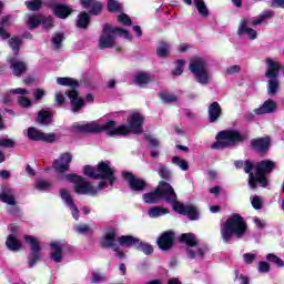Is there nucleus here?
Instances as JSON below:
<instances>
[{"mask_svg": "<svg viewBox=\"0 0 284 284\" xmlns=\"http://www.w3.org/2000/svg\"><path fill=\"white\" fill-rule=\"evenodd\" d=\"M134 81L136 85H140V88H145L148 83H151L152 77L145 72H140L134 75Z\"/></svg>", "mask_w": 284, "mask_h": 284, "instance_id": "nucleus-31", "label": "nucleus"}, {"mask_svg": "<svg viewBox=\"0 0 284 284\" xmlns=\"http://www.w3.org/2000/svg\"><path fill=\"white\" fill-rule=\"evenodd\" d=\"M90 23V16L87 12H82L78 16L77 26L82 30H85Z\"/></svg>", "mask_w": 284, "mask_h": 284, "instance_id": "nucleus-37", "label": "nucleus"}, {"mask_svg": "<svg viewBox=\"0 0 284 284\" xmlns=\"http://www.w3.org/2000/svg\"><path fill=\"white\" fill-rule=\"evenodd\" d=\"M55 103L58 105H63V103H65V95L61 92L55 93Z\"/></svg>", "mask_w": 284, "mask_h": 284, "instance_id": "nucleus-62", "label": "nucleus"}, {"mask_svg": "<svg viewBox=\"0 0 284 284\" xmlns=\"http://www.w3.org/2000/svg\"><path fill=\"white\" fill-rule=\"evenodd\" d=\"M271 8H284V0H272Z\"/></svg>", "mask_w": 284, "mask_h": 284, "instance_id": "nucleus-64", "label": "nucleus"}, {"mask_svg": "<svg viewBox=\"0 0 284 284\" xmlns=\"http://www.w3.org/2000/svg\"><path fill=\"white\" fill-rule=\"evenodd\" d=\"M245 141V135L236 130H226L217 133L216 142L211 145L212 150H223L225 148H232L236 143Z\"/></svg>", "mask_w": 284, "mask_h": 284, "instance_id": "nucleus-8", "label": "nucleus"}, {"mask_svg": "<svg viewBox=\"0 0 284 284\" xmlns=\"http://www.w3.org/2000/svg\"><path fill=\"white\" fill-rule=\"evenodd\" d=\"M160 99H161L164 103H172V101H176V97L172 95V93H169V92H162V93H160Z\"/></svg>", "mask_w": 284, "mask_h": 284, "instance_id": "nucleus-53", "label": "nucleus"}, {"mask_svg": "<svg viewBox=\"0 0 284 284\" xmlns=\"http://www.w3.org/2000/svg\"><path fill=\"white\" fill-rule=\"evenodd\" d=\"M52 121V114L48 111H40L38 114V123H41L42 125H48Z\"/></svg>", "mask_w": 284, "mask_h": 284, "instance_id": "nucleus-41", "label": "nucleus"}, {"mask_svg": "<svg viewBox=\"0 0 284 284\" xmlns=\"http://www.w3.org/2000/svg\"><path fill=\"white\" fill-rule=\"evenodd\" d=\"M146 141L150 143L151 148H159V140L152 135H146Z\"/></svg>", "mask_w": 284, "mask_h": 284, "instance_id": "nucleus-63", "label": "nucleus"}, {"mask_svg": "<svg viewBox=\"0 0 284 284\" xmlns=\"http://www.w3.org/2000/svg\"><path fill=\"white\" fill-rule=\"evenodd\" d=\"M116 243H118L119 247H134V246L139 245L140 240L132 235H122L116 239Z\"/></svg>", "mask_w": 284, "mask_h": 284, "instance_id": "nucleus-26", "label": "nucleus"}, {"mask_svg": "<svg viewBox=\"0 0 284 284\" xmlns=\"http://www.w3.org/2000/svg\"><path fill=\"white\" fill-rule=\"evenodd\" d=\"M8 61L10 63V68L12 69L14 77H21L26 74V71L28 70V64H26V62L16 58H10Z\"/></svg>", "mask_w": 284, "mask_h": 284, "instance_id": "nucleus-23", "label": "nucleus"}, {"mask_svg": "<svg viewBox=\"0 0 284 284\" xmlns=\"http://www.w3.org/2000/svg\"><path fill=\"white\" fill-rule=\"evenodd\" d=\"M168 52H170V44L161 43L158 48V57H168Z\"/></svg>", "mask_w": 284, "mask_h": 284, "instance_id": "nucleus-50", "label": "nucleus"}, {"mask_svg": "<svg viewBox=\"0 0 284 284\" xmlns=\"http://www.w3.org/2000/svg\"><path fill=\"white\" fill-rule=\"evenodd\" d=\"M61 43H63V33H54L52 37V49L59 50Z\"/></svg>", "mask_w": 284, "mask_h": 284, "instance_id": "nucleus-43", "label": "nucleus"}, {"mask_svg": "<svg viewBox=\"0 0 284 284\" xmlns=\"http://www.w3.org/2000/svg\"><path fill=\"white\" fill-rule=\"evenodd\" d=\"M222 110L221 104L219 102H213L211 105H209V121L210 123H216L219 119L221 118Z\"/></svg>", "mask_w": 284, "mask_h": 284, "instance_id": "nucleus-28", "label": "nucleus"}, {"mask_svg": "<svg viewBox=\"0 0 284 284\" xmlns=\"http://www.w3.org/2000/svg\"><path fill=\"white\" fill-rule=\"evenodd\" d=\"M253 223H255L258 230H265V225H267V222L261 220V217H253Z\"/></svg>", "mask_w": 284, "mask_h": 284, "instance_id": "nucleus-59", "label": "nucleus"}, {"mask_svg": "<svg viewBox=\"0 0 284 284\" xmlns=\"http://www.w3.org/2000/svg\"><path fill=\"white\" fill-rule=\"evenodd\" d=\"M158 173H159V176H161V179H164L166 181H169L170 176H172L170 169L163 164H159Z\"/></svg>", "mask_w": 284, "mask_h": 284, "instance_id": "nucleus-44", "label": "nucleus"}, {"mask_svg": "<svg viewBox=\"0 0 284 284\" xmlns=\"http://www.w3.org/2000/svg\"><path fill=\"white\" fill-rule=\"evenodd\" d=\"M68 98L71 101V110L72 112H79L81 108H83L84 103L81 97H79V92L75 89L69 90L65 92Z\"/></svg>", "mask_w": 284, "mask_h": 284, "instance_id": "nucleus-21", "label": "nucleus"}, {"mask_svg": "<svg viewBox=\"0 0 284 284\" xmlns=\"http://www.w3.org/2000/svg\"><path fill=\"white\" fill-rule=\"evenodd\" d=\"M189 70L200 85H210V83H212V73H210L207 60L204 58H192L189 63Z\"/></svg>", "mask_w": 284, "mask_h": 284, "instance_id": "nucleus-4", "label": "nucleus"}, {"mask_svg": "<svg viewBox=\"0 0 284 284\" xmlns=\"http://www.w3.org/2000/svg\"><path fill=\"white\" fill-rule=\"evenodd\" d=\"M123 178L124 181H126L129 187H131V190L134 192H141V190H145V181L134 176V174L124 172Z\"/></svg>", "mask_w": 284, "mask_h": 284, "instance_id": "nucleus-18", "label": "nucleus"}, {"mask_svg": "<svg viewBox=\"0 0 284 284\" xmlns=\"http://www.w3.org/2000/svg\"><path fill=\"white\" fill-rule=\"evenodd\" d=\"M239 72H241V65L239 64L231 65L225 70V74L229 75L239 74Z\"/></svg>", "mask_w": 284, "mask_h": 284, "instance_id": "nucleus-56", "label": "nucleus"}, {"mask_svg": "<svg viewBox=\"0 0 284 284\" xmlns=\"http://www.w3.org/2000/svg\"><path fill=\"white\" fill-rule=\"evenodd\" d=\"M163 199L166 203H171L174 212L189 216L191 221H199V210L194 205H184L176 201V192L170 183L161 181L154 192L143 195L144 203H159Z\"/></svg>", "mask_w": 284, "mask_h": 284, "instance_id": "nucleus-2", "label": "nucleus"}, {"mask_svg": "<svg viewBox=\"0 0 284 284\" xmlns=\"http://www.w3.org/2000/svg\"><path fill=\"white\" fill-rule=\"evenodd\" d=\"M115 123L114 121H109L104 125H99L98 122H89L84 124L74 123L72 125V130L74 132H103V130L108 131V134L112 132V129L114 128Z\"/></svg>", "mask_w": 284, "mask_h": 284, "instance_id": "nucleus-11", "label": "nucleus"}, {"mask_svg": "<svg viewBox=\"0 0 284 284\" xmlns=\"http://www.w3.org/2000/svg\"><path fill=\"white\" fill-rule=\"evenodd\" d=\"M276 110H278V103L272 99H267L263 104L254 109V114H257V116L263 114H274Z\"/></svg>", "mask_w": 284, "mask_h": 284, "instance_id": "nucleus-19", "label": "nucleus"}, {"mask_svg": "<svg viewBox=\"0 0 284 284\" xmlns=\"http://www.w3.org/2000/svg\"><path fill=\"white\" fill-rule=\"evenodd\" d=\"M272 17H274L273 11H264L258 18L252 20L251 26H261V23L265 21V19H272Z\"/></svg>", "mask_w": 284, "mask_h": 284, "instance_id": "nucleus-40", "label": "nucleus"}, {"mask_svg": "<svg viewBox=\"0 0 284 284\" xmlns=\"http://www.w3.org/2000/svg\"><path fill=\"white\" fill-rule=\"evenodd\" d=\"M138 247L144 254H152V252H154V248L152 247V245L148 243L139 242Z\"/></svg>", "mask_w": 284, "mask_h": 284, "instance_id": "nucleus-51", "label": "nucleus"}, {"mask_svg": "<svg viewBox=\"0 0 284 284\" xmlns=\"http://www.w3.org/2000/svg\"><path fill=\"white\" fill-rule=\"evenodd\" d=\"M158 245L160 250H170L172 245H174V233L171 231L164 232L159 239H158Z\"/></svg>", "mask_w": 284, "mask_h": 284, "instance_id": "nucleus-22", "label": "nucleus"}, {"mask_svg": "<svg viewBox=\"0 0 284 284\" xmlns=\"http://www.w3.org/2000/svg\"><path fill=\"white\" fill-rule=\"evenodd\" d=\"M42 21H43V16H39V14L28 16V26L31 29L39 28Z\"/></svg>", "mask_w": 284, "mask_h": 284, "instance_id": "nucleus-35", "label": "nucleus"}, {"mask_svg": "<svg viewBox=\"0 0 284 284\" xmlns=\"http://www.w3.org/2000/svg\"><path fill=\"white\" fill-rule=\"evenodd\" d=\"M8 26H12V17L10 16L2 18L0 22V37L2 39H10V34L6 32V30L3 29V28H8Z\"/></svg>", "mask_w": 284, "mask_h": 284, "instance_id": "nucleus-32", "label": "nucleus"}, {"mask_svg": "<svg viewBox=\"0 0 284 284\" xmlns=\"http://www.w3.org/2000/svg\"><path fill=\"white\" fill-rule=\"evenodd\" d=\"M80 3L89 10L90 14H100L103 10V4L97 0H81Z\"/></svg>", "mask_w": 284, "mask_h": 284, "instance_id": "nucleus-25", "label": "nucleus"}, {"mask_svg": "<svg viewBox=\"0 0 284 284\" xmlns=\"http://www.w3.org/2000/svg\"><path fill=\"white\" fill-rule=\"evenodd\" d=\"M193 3L199 12V14L203 19H207L210 17V9H207V4L205 3V0H193Z\"/></svg>", "mask_w": 284, "mask_h": 284, "instance_id": "nucleus-30", "label": "nucleus"}, {"mask_svg": "<svg viewBox=\"0 0 284 284\" xmlns=\"http://www.w3.org/2000/svg\"><path fill=\"white\" fill-rule=\"evenodd\" d=\"M169 213L170 211L168 209L161 206H153L149 210L150 219H159V216H165Z\"/></svg>", "mask_w": 284, "mask_h": 284, "instance_id": "nucleus-34", "label": "nucleus"}, {"mask_svg": "<svg viewBox=\"0 0 284 284\" xmlns=\"http://www.w3.org/2000/svg\"><path fill=\"white\" fill-rule=\"evenodd\" d=\"M9 47L11 48L12 52L17 54V52H19V48H21V39L11 38L9 40Z\"/></svg>", "mask_w": 284, "mask_h": 284, "instance_id": "nucleus-48", "label": "nucleus"}, {"mask_svg": "<svg viewBox=\"0 0 284 284\" xmlns=\"http://www.w3.org/2000/svg\"><path fill=\"white\" fill-rule=\"evenodd\" d=\"M18 103L21 108H30V105H32V102L30 101V99L26 97H19Z\"/></svg>", "mask_w": 284, "mask_h": 284, "instance_id": "nucleus-57", "label": "nucleus"}, {"mask_svg": "<svg viewBox=\"0 0 284 284\" xmlns=\"http://www.w3.org/2000/svg\"><path fill=\"white\" fill-rule=\"evenodd\" d=\"M34 189L40 192H48V190L52 189V183L45 180H37L34 183Z\"/></svg>", "mask_w": 284, "mask_h": 284, "instance_id": "nucleus-38", "label": "nucleus"}, {"mask_svg": "<svg viewBox=\"0 0 284 284\" xmlns=\"http://www.w3.org/2000/svg\"><path fill=\"white\" fill-rule=\"evenodd\" d=\"M247 232V223L240 215H233L221 226V236L224 243H230L233 236L243 239Z\"/></svg>", "mask_w": 284, "mask_h": 284, "instance_id": "nucleus-3", "label": "nucleus"}, {"mask_svg": "<svg viewBox=\"0 0 284 284\" xmlns=\"http://www.w3.org/2000/svg\"><path fill=\"white\" fill-rule=\"evenodd\" d=\"M237 34L239 37H246V39H250L251 41H254V39L258 37L256 30L250 28V20H247V18H243L241 20L237 29Z\"/></svg>", "mask_w": 284, "mask_h": 284, "instance_id": "nucleus-16", "label": "nucleus"}, {"mask_svg": "<svg viewBox=\"0 0 284 284\" xmlns=\"http://www.w3.org/2000/svg\"><path fill=\"white\" fill-rule=\"evenodd\" d=\"M116 37H123V39L132 41V34H130V31L112 27L110 24H104L102 34L99 40L100 49L105 50V48H114V44L116 43Z\"/></svg>", "mask_w": 284, "mask_h": 284, "instance_id": "nucleus-5", "label": "nucleus"}, {"mask_svg": "<svg viewBox=\"0 0 284 284\" xmlns=\"http://www.w3.org/2000/svg\"><path fill=\"white\" fill-rule=\"evenodd\" d=\"M58 85H64L70 88H79V81L72 78H57Z\"/></svg>", "mask_w": 284, "mask_h": 284, "instance_id": "nucleus-36", "label": "nucleus"}, {"mask_svg": "<svg viewBox=\"0 0 284 284\" xmlns=\"http://www.w3.org/2000/svg\"><path fill=\"white\" fill-rule=\"evenodd\" d=\"M70 163H72V154L63 153L59 159L54 160L53 168L55 172L63 174L70 170Z\"/></svg>", "mask_w": 284, "mask_h": 284, "instance_id": "nucleus-17", "label": "nucleus"}, {"mask_svg": "<svg viewBox=\"0 0 284 284\" xmlns=\"http://www.w3.org/2000/svg\"><path fill=\"white\" fill-rule=\"evenodd\" d=\"M85 176L90 179H101L102 181L98 184L97 187L92 186L90 182L85 181L84 178H81L77 174H68L64 176L70 183H75L74 192L75 194H82L88 196H95L97 193L101 190H105L109 185H114L116 178L114 176V169H111L110 162H100L97 166L87 165L83 169Z\"/></svg>", "mask_w": 284, "mask_h": 284, "instance_id": "nucleus-1", "label": "nucleus"}, {"mask_svg": "<svg viewBox=\"0 0 284 284\" xmlns=\"http://www.w3.org/2000/svg\"><path fill=\"white\" fill-rule=\"evenodd\" d=\"M266 261H268V263H274V265L277 267H284V262L281 260V257L274 255L273 253L266 255Z\"/></svg>", "mask_w": 284, "mask_h": 284, "instance_id": "nucleus-45", "label": "nucleus"}, {"mask_svg": "<svg viewBox=\"0 0 284 284\" xmlns=\"http://www.w3.org/2000/svg\"><path fill=\"white\" fill-rule=\"evenodd\" d=\"M252 206L254 210H262L263 209V199L258 195L253 196L251 200Z\"/></svg>", "mask_w": 284, "mask_h": 284, "instance_id": "nucleus-52", "label": "nucleus"}, {"mask_svg": "<svg viewBox=\"0 0 284 284\" xmlns=\"http://www.w3.org/2000/svg\"><path fill=\"white\" fill-rule=\"evenodd\" d=\"M24 4L27 6L28 10L36 12L37 10H41L43 2L41 0H29L26 1Z\"/></svg>", "mask_w": 284, "mask_h": 284, "instance_id": "nucleus-42", "label": "nucleus"}, {"mask_svg": "<svg viewBox=\"0 0 284 284\" xmlns=\"http://www.w3.org/2000/svg\"><path fill=\"white\" fill-rule=\"evenodd\" d=\"M74 230L78 234H91L93 232L92 227L88 224L75 225Z\"/></svg>", "mask_w": 284, "mask_h": 284, "instance_id": "nucleus-46", "label": "nucleus"}, {"mask_svg": "<svg viewBox=\"0 0 284 284\" xmlns=\"http://www.w3.org/2000/svg\"><path fill=\"white\" fill-rule=\"evenodd\" d=\"M50 8L53 10L54 14L59 17V19H68V17L72 14V9L65 4L52 2Z\"/></svg>", "mask_w": 284, "mask_h": 284, "instance_id": "nucleus-24", "label": "nucleus"}, {"mask_svg": "<svg viewBox=\"0 0 284 284\" xmlns=\"http://www.w3.org/2000/svg\"><path fill=\"white\" fill-rule=\"evenodd\" d=\"M50 258L53 263H61L63 261V247H65V241H53L49 244Z\"/></svg>", "mask_w": 284, "mask_h": 284, "instance_id": "nucleus-15", "label": "nucleus"}, {"mask_svg": "<svg viewBox=\"0 0 284 284\" xmlns=\"http://www.w3.org/2000/svg\"><path fill=\"white\" fill-rule=\"evenodd\" d=\"M24 241L31 247V254L29 256V267H32L33 265H37L38 261H41V250H43V246L41 245V242L39 240L31 235H26Z\"/></svg>", "mask_w": 284, "mask_h": 284, "instance_id": "nucleus-12", "label": "nucleus"}, {"mask_svg": "<svg viewBox=\"0 0 284 284\" xmlns=\"http://www.w3.org/2000/svg\"><path fill=\"white\" fill-rule=\"evenodd\" d=\"M181 243L186 245V254L189 258H203L207 252V246L199 244V240L192 233H184L180 236Z\"/></svg>", "mask_w": 284, "mask_h": 284, "instance_id": "nucleus-10", "label": "nucleus"}, {"mask_svg": "<svg viewBox=\"0 0 284 284\" xmlns=\"http://www.w3.org/2000/svg\"><path fill=\"white\" fill-rule=\"evenodd\" d=\"M0 148H14V141L12 139H1Z\"/></svg>", "mask_w": 284, "mask_h": 284, "instance_id": "nucleus-58", "label": "nucleus"}, {"mask_svg": "<svg viewBox=\"0 0 284 284\" xmlns=\"http://www.w3.org/2000/svg\"><path fill=\"white\" fill-rule=\"evenodd\" d=\"M257 270L261 274H267V272H270V263L265 261L260 262Z\"/></svg>", "mask_w": 284, "mask_h": 284, "instance_id": "nucleus-55", "label": "nucleus"}, {"mask_svg": "<svg viewBox=\"0 0 284 284\" xmlns=\"http://www.w3.org/2000/svg\"><path fill=\"white\" fill-rule=\"evenodd\" d=\"M27 136L31 141H44L45 143H54V141H57V134L54 133L45 134L37 130V128H32V126L27 130Z\"/></svg>", "mask_w": 284, "mask_h": 284, "instance_id": "nucleus-14", "label": "nucleus"}, {"mask_svg": "<svg viewBox=\"0 0 284 284\" xmlns=\"http://www.w3.org/2000/svg\"><path fill=\"white\" fill-rule=\"evenodd\" d=\"M244 263H247L248 265L254 263L256 260V254L246 253L243 255Z\"/></svg>", "mask_w": 284, "mask_h": 284, "instance_id": "nucleus-61", "label": "nucleus"}, {"mask_svg": "<svg viewBox=\"0 0 284 284\" xmlns=\"http://www.w3.org/2000/svg\"><path fill=\"white\" fill-rule=\"evenodd\" d=\"M145 121V118L141 115V113H131L128 118L129 126L120 125L118 128H112L111 131H109L110 136H124L125 134H130L132 132L133 134H142L143 133V123Z\"/></svg>", "mask_w": 284, "mask_h": 284, "instance_id": "nucleus-6", "label": "nucleus"}, {"mask_svg": "<svg viewBox=\"0 0 284 284\" xmlns=\"http://www.w3.org/2000/svg\"><path fill=\"white\" fill-rule=\"evenodd\" d=\"M183 68H185V60H178L176 67L172 71L173 77H181L183 74Z\"/></svg>", "mask_w": 284, "mask_h": 284, "instance_id": "nucleus-47", "label": "nucleus"}, {"mask_svg": "<svg viewBox=\"0 0 284 284\" xmlns=\"http://www.w3.org/2000/svg\"><path fill=\"white\" fill-rule=\"evenodd\" d=\"M274 162L271 160H264L258 162L255 166V174H250L248 185L251 190H256V183L261 185V187H267L268 182L265 174H270L274 170Z\"/></svg>", "mask_w": 284, "mask_h": 284, "instance_id": "nucleus-7", "label": "nucleus"}, {"mask_svg": "<svg viewBox=\"0 0 284 284\" xmlns=\"http://www.w3.org/2000/svg\"><path fill=\"white\" fill-rule=\"evenodd\" d=\"M171 161L173 165H178V168H180V170H182L183 172H187V170H190V163H187L180 156H173Z\"/></svg>", "mask_w": 284, "mask_h": 284, "instance_id": "nucleus-39", "label": "nucleus"}, {"mask_svg": "<svg viewBox=\"0 0 284 284\" xmlns=\"http://www.w3.org/2000/svg\"><path fill=\"white\" fill-rule=\"evenodd\" d=\"M102 245L103 247H111L113 252H115V255L119 258H125V253L121 251V247H119V242H116V231L115 230H109L104 236L102 237Z\"/></svg>", "mask_w": 284, "mask_h": 284, "instance_id": "nucleus-13", "label": "nucleus"}, {"mask_svg": "<svg viewBox=\"0 0 284 284\" xmlns=\"http://www.w3.org/2000/svg\"><path fill=\"white\" fill-rule=\"evenodd\" d=\"M60 196L64 201L65 205L69 206L71 214L75 221H79V207L75 206L74 200L70 195V192L65 189L60 190Z\"/></svg>", "mask_w": 284, "mask_h": 284, "instance_id": "nucleus-20", "label": "nucleus"}, {"mask_svg": "<svg viewBox=\"0 0 284 284\" xmlns=\"http://www.w3.org/2000/svg\"><path fill=\"white\" fill-rule=\"evenodd\" d=\"M122 4L116 0H108V10L109 12H119L121 10Z\"/></svg>", "mask_w": 284, "mask_h": 284, "instance_id": "nucleus-49", "label": "nucleus"}, {"mask_svg": "<svg viewBox=\"0 0 284 284\" xmlns=\"http://www.w3.org/2000/svg\"><path fill=\"white\" fill-rule=\"evenodd\" d=\"M118 21L119 23H122V26H132V20L130 19V17L125 13H121L118 17Z\"/></svg>", "mask_w": 284, "mask_h": 284, "instance_id": "nucleus-54", "label": "nucleus"}, {"mask_svg": "<svg viewBox=\"0 0 284 284\" xmlns=\"http://www.w3.org/2000/svg\"><path fill=\"white\" fill-rule=\"evenodd\" d=\"M253 150L256 152H267L270 150V139L268 138H260L252 140L251 143Z\"/></svg>", "mask_w": 284, "mask_h": 284, "instance_id": "nucleus-27", "label": "nucleus"}, {"mask_svg": "<svg viewBox=\"0 0 284 284\" xmlns=\"http://www.w3.org/2000/svg\"><path fill=\"white\" fill-rule=\"evenodd\" d=\"M0 201H2V203H7V205H16V201H14V194L12 193V191L4 189L1 193H0Z\"/></svg>", "mask_w": 284, "mask_h": 284, "instance_id": "nucleus-33", "label": "nucleus"}, {"mask_svg": "<svg viewBox=\"0 0 284 284\" xmlns=\"http://www.w3.org/2000/svg\"><path fill=\"white\" fill-rule=\"evenodd\" d=\"M266 72L265 77L268 79L266 92L268 97H276L278 94V90H281V82L278 81V71L281 70V64L278 62L267 59L266 60Z\"/></svg>", "mask_w": 284, "mask_h": 284, "instance_id": "nucleus-9", "label": "nucleus"}, {"mask_svg": "<svg viewBox=\"0 0 284 284\" xmlns=\"http://www.w3.org/2000/svg\"><path fill=\"white\" fill-rule=\"evenodd\" d=\"M41 24H43V28H47V29H50L52 28V26H54L51 17H43V16H42Z\"/></svg>", "mask_w": 284, "mask_h": 284, "instance_id": "nucleus-60", "label": "nucleus"}, {"mask_svg": "<svg viewBox=\"0 0 284 284\" xmlns=\"http://www.w3.org/2000/svg\"><path fill=\"white\" fill-rule=\"evenodd\" d=\"M6 245L11 252H19L21 250V241L14 234H10L7 237Z\"/></svg>", "mask_w": 284, "mask_h": 284, "instance_id": "nucleus-29", "label": "nucleus"}]
</instances>
